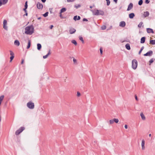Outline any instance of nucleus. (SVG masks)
Here are the masks:
<instances>
[{
    "mask_svg": "<svg viewBox=\"0 0 155 155\" xmlns=\"http://www.w3.org/2000/svg\"><path fill=\"white\" fill-rule=\"evenodd\" d=\"M137 66V61L136 59H134L132 61V68L134 70L136 69Z\"/></svg>",
    "mask_w": 155,
    "mask_h": 155,
    "instance_id": "7ed1b4c3",
    "label": "nucleus"
},
{
    "mask_svg": "<svg viewBox=\"0 0 155 155\" xmlns=\"http://www.w3.org/2000/svg\"><path fill=\"white\" fill-rule=\"evenodd\" d=\"M27 106L30 109H33L34 108V104L31 101L28 102L27 104Z\"/></svg>",
    "mask_w": 155,
    "mask_h": 155,
    "instance_id": "20e7f679",
    "label": "nucleus"
},
{
    "mask_svg": "<svg viewBox=\"0 0 155 155\" xmlns=\"http://www.w3.org/2000/svg\"><path fill=\"white\" fill-rule=\"evenodd\" d=\"M60 17H61V15H60Z\"/></svg>",
    "mask_w": 155,
    "mask_h": 155,
    "instance_id": "69168bd1",
    "label": "nucleus"
},
{
    "mask_svg": "<svg viewBox=\"0 0 155 155\" xmlns=\"http://www.w3.org/2000/svg\"><path fill=\"white\" fill-rule=\"evenodd\" d=\"M150 44L151 45H155V40H150Z\"/></svg>",
    "mask_w": 155,
    "mask_h": 155,
    "instance_id": "b1692460",
    "label": "nucleus"
},
{
    "mask_svg": "<svg viewBox=\"0 0 155 155\" xmlns=\"http://www.w3.org/2000/svg\"><path fill=\"white\" fill-rule=\"evenodd\" d=\"M100 51L101 54H102V52H103L102 48H100Z\"/></svg>",
    "mask_w": 155,
    "mask_h": 155,
    "instance_id": "49530a36",
    "label": "nucleus"
},
{
    "mask_svg": "<svg viewBox=\"0 0 155 155\" xmlns=\"http://www.w3.org/2000/svg\"><path fill=\"white\" fill-rule=\"evenodd\" d=\"M79 39L80 40H81L82 42V43H84V40H83V37L81 36H79Z\"/></svg>",
    "mask_w": 155,
    "mask_h": 155,
    "instance_id": "bb28decb",
    "label": "nucleus"
},
{
    "mask_svg": "<svg viewBox=\"0 0 155 155\" xmlns=\"http://www.w3.org/2000/svg\"><path fill=\"white\" fill-rule=\"evenodd\" d=\"M71 42L72 43L74 44L75 45H77V42L76 41L74 40H73L71 41Z\"/></svg>",
    "mask_w": 155,
    "mask_h": 155,
    "instance_id": "7c9ffc66",
    "label": "nucleus"
},
{
    "mask_svg": "<svg viewBox=\"0 0 155 155\" xmlns=\"http://www.w3.org/2000/svg\"><path fill=\"white\" fill-rule=\"evenodd\" d=\"M77 96L78 97H79L81 95V94L79 92H77Z\"/></svg>",
    "mask_w": 155,
    "mask_h": 155,
    "instance_id": "a18cd8bd",
    "label": "nucleus"
},
{
    "mask_svg": "<svg viewBox=\"0 0 155 155\" xmlns=\"http://www.w3.org/2000/svg\"><path fill=\"white\" fill-rule=\"evenodd\" d=\"M14 56H11L10 57V62H11L12 61V60L14 58Z\"/></svg>",
    "mask_w": 155,
    "mask_h": 155,
    "instance_id": "c03bdc74",
    "label": "nucleus"
},
{
    "mask_svg": "<svg viewBox=\"0 0 155 155\" xmlns=\"http://www.w3.org/2000/svg\"><path fill=\"white\" fill-rule=\"evenodd\" d=\"M83 21H88V20L86 18H84L83 19Z\"/></svg>",
    "mask_w": 155,
    "mask_h": 155,
    "instance_id": "8fccbe9b",
    "label": "nucleus"
},
{
    "mask_svg": "<svg viewBox=\"0 0 155 155\" xmlns=\"http://www.w3.org/2000/svg\"><path fill=\"white\" fill-rule=\"evenodd\" d=\"M14 44L15 45H16L17 46H18L19 45L20 43L18 41L16 40L15 41Z\"/></svg>",
    "mask_w": 155,
    "mask_h": 155,
    "instance_id": "a211bd4d",
    "label": "nucleus"
},
{
    "mask_svg": "<svg viewBox=\"0 0 155 155\" xmlns=\"http://www.w3.org/2000/svg\"><path fill=\"white\" fill-rule=\"evenodd\" d=\"M37 6V8L39 9H42L43 7L42 4L39 2H38Z\"/></svg>",
    "mask_w": 155,
    "mask_h": 155,
    "instance_id": "1a4fd4ad",
    "label": "nucleus"
},
{
    "mask_svg": "<svg viewBox=\"0 0 155 155\" xmlns=\"http://www.w3.org/2000/svg\"><path fill=\"white\" fill-rule=\"evenodd\" d=\"M41 1L43 2H46V0H41Z\"/></svg>",
    "mask_w": 155,
    "mask_h": 155,
    "instance_id": "4d7b16f0",
    "label": "nucleus"
},
{
    "mask_svg": "<svg viewBox=\"0 0 155 155\" xmlns=\"http://www.w3.org/2000/svg\"><path fill=\"white\" fill-rule=\"evenodd\" d=\"M34 28L33 25L27 26L25 28V33L27 34L31 35L34 32Z\"/></svg>",
    "mask_w": 155,
    "mask_h": 155,
    "instance_id": "f257e3e1",
    "label": "nucleus"
},
{
    "mask_svg": "<svg viewBox=\"0 0 155 155\" xmlns=\"http://www.w3.org/2000/svg\"><path fill=\"white\" fill-rule=\"evenodd\" d=\"M126 25L125 22L124 21H122L120 22L119 26L123 27H124Z\"/></svg>",
    "mask_w": 155,
    "mask_h": 155,
    "instance_id": "f8f14e48",
    "label": "nucleus"
},
{
    "mask_svg": "<svg viewBox=\"0 0 155 155\" xmlns=\"http://www.w3.org/2000/svg\"><path fill=\"white\" fill-rule=\"evenodd\" d=\"M66 8H63L61 9L60 13H61L62 12H65L66 11Z\"/></svg>",
    "mask_w": 155,
    "mask_h": 155,
    "instance_id": "393cba45",
    "label": "nucleus"
},
{
    "mask_svg": "<svg viewBox=\"0 0 155 155\" xmlns=\"http://www.w3.org/2000/svg\"><path fill=\"white\" fill-rule=\"evenodd\" d=\"M124 127L125 129H127V125H125L124 126Z\"/></svg>",
    "mask_w": 155,
    "mask_h": 155,
    "instance_id": "5fc2aeb1",
    "label": "nucleus"
},
{
    "mask_svg": "<svg viewBox=\"0 0 155 155\" xmlns=\"http://www.w3.org/2000/svg\"><path fill=\"white\" fill-rule=\"evenodd\" d=\"M4 95H2L0 97V102H1L4 99Z\"/></svg>",
    "mask_w": 155,
    "mask_h": 155,
    "instance_id": "c85d7f7f",
    "label": "nucleus"
},
{
    "mask_svg": "<svg viewBox=\"0 0 155 155\" xmlns=\"http://www.w3.org/2000/svg\"><path fill=\"white\" fill-rule=\"evenodd\" d=\"M114 1L116 3H117V0H114Z\"/></svg>",
    "mask_w": 155,
    "mask_h": 155,
    "instance_id": "13d9d810",
    "label": "nucleus"
},
{
    "mask_svg": "<svg viewBox=\"0 0 155 155\" xmlns=\"http://www.w3.org/2000/svg\"><path fill=\"white\" fill-rule=\"evenodd\" d=\"M133 7V4L132 3H130L128 6L127 10H130Z\"/></svg>",
    "mask_w": 155,
    "mask_h": 155,
    "instance_id": "ddd939ff",
    "label": "nucleus"
},
{
    "mask_svg": "<svg viewBox=\"0 0 155 155\" xmlns=\"http://www.w3.org/2000/svg\"><path fill=\"white\" fill-rule=\"evenodd\" d=\"M109 122H110V124H113L114 123V119H113V120H109Z\"/></svg>",
    "mask_w": 155,
    "mask_h": 155,
    "instance_id": "58836bf2",
    "label": "nucleus"
},
{
    "mask_svg": "<svg viewBox=\"0 0 155 155\" xmlns=\"http://www.w3.org/2000/svg\"><path fill=\"white\" fill-rule=\"evenodd\" d=\"M149 136L150 137L151 136V134H149Z\"/></svg>",
    "mask_w": 155,
    "mask_h": 155,
    "instance_id": "e2e57ef3",
    "label": "nucleus"
},
{
    "mask_svg": "<svg viewBox=\"0 0 155 155\" xmlns=\"http://www.w3.org/2000/svg\"><path fill=\"white\" fill-rule=\"evenodd\" d=\"M8 0H0V7L2 5H5L8 2Z\"/></svg>",
    "mask_w": 155,
    "mask_h": 155,
    "instance_id": "423d86ee",
    "label": "nucleus"
},
{
    "mask_svg": "<svg viewBox=\"0 0 155 155\" xmlns=\"http://www.w3.org/2000/svg\"><path fill=\"white\" fill-rule=\"evenodd\" d=\"M143 24V22H140L138 25V26L139 28H140L142 26V24Z\"/></svg>",
    "mask_w": 155,
    "mask_h": 155,
    "instance_id": "c9c22d12",
    "label": "nucleus"
},
{
    "mask_svg": "<svg viewBox=\"0 0 155 155\" xmlns=\"http://www.w3.org/2000/svg\"><path fill=\"white\" fill-rule=\"evenodd\" d=\"M24 59H22V61L21 63V64H23L24 63Z\"/></svg>",
    "mask_w": 155,
    "mask_h": 155,
    "instance_id": "603ef678",
    "label": "nucleus"
},
{
    "mask_svg": "<svg viewBox=\"0 0 155 155\" xmlns=\"http://www.w3.org/2000/svg\"><path fill=\"white\" fill-rule=\"evenodd\" d=\"M145 140L144 139H143L142 140V143H141V146H142V150H143L145 149Z\"/></svg>",
    "mask_w": 155,
    "mask_h": 155,
    "instance_id": "9d476101",
    "label": "nucleus"
},
{
    "mask_svg": "<svg viewBox=\"0 0 155 155\" xmlns=\"http://www.w3.org/2000/svg\"><path fill=\"white\" fill-rule=\"evenodd\" d=\"M125 47L126 49L128 50H130V45L128 44H127L125 45Z\"/></svg>",
    "mask_w": 155,
    "mask_h": 155,
    "instance_id": "412c9836",
    "label": "nucleus"
},
{
    "mask_svg": "<svg viewBox=\"0 0 155 155\" xmlns=\"http://www.w3.org/2000/svg\"><path fill=\"white\" fill-rule=\"evenodd\" d=\"M73 62L74 64H77V61L76 59L74 58H73Z\"/></svg>",
    "mask_w": 155,
    "mask_h": 155,
    "instance_id": "4c0bfd02",
    "label": "nucleus"
},
{
    "mask_svg": "<svg viewBox=\"0 0 155 155\" xmlns=\"http://www.w3.org/2000/svg\"><path fill=\"white\" fill-rule=\"evenodd\" d=\"M1 116H0V122H1Z\"/></svg>",
    "mask_w": 155,
    "mask_h": 155,
    "instance_id": "0e129e2a",
    "label": "nucleus"
},
{
    "mask_svg": "<svg viewBox=\"0 0 155 155\" xmlns=\"http://www.w3.org/2000/svg\"><path fill=\"white\" fill-rule=\"evenodd\" d=\"M41 17H39V18H38V20H40V19H41Z\"/></svg>",
    "mask_w": 155,
    "mask_h": 155,
    "instance_id": "680f3d73",
    "label": "nucleus"
},
{
    "mask_svg": "<svg viewBox=\"0 0 155 155\" xmlns=\"http://www.w3.org/2000/svg\"><path fill=\"white\" fill-rule=\"evenodd\" d=\"M101 29L103 30H105L106 28V27L105 25H103L101 27Z\"/></svg>",
    "mask_w": 155,
    "mask_h": 155,
    "instance_id": "f704fd0d",
    "label": "nucleus"
},
{
    "mask_svg": "<svg viewBox=\"0 0 155 155\" xmlns=\"http://www.w3.org/2000/svg\"><path fill=\"white\" fill-rule=\"evenodd\" d=\"M106 0L107 2V5L108 6L110 4V1L109 0Z\"/></svg>",
    "mask_w": 155,
    "mask_h": 155,
    "instance_id": "79ce46f5",
    "label": "nucleus"
},
{
    "mask_svg": "<svg viewBox=\"0 0 155 155\" xmlns=\"http://www.w3.org/2000/svg\"><path fill=\"white\" fill-rule=\"evenodd\" d=\"M135 99L137 100V101H138V99L137 98V96L136 95H135Z\"/></svg>",
    "mask_w": 155,
    "mask_h": 155,
    "instance_id": "3c124183",
    "label": "nucleus"
},
{
    "mask_svg": "<svg viewBox=\"0 0 155 155\" xmlns=\"http://www.w3.org/2000/svg\"><path fill=\"white\" fill-rule=\"evenodd\" d=\"M147 32L148 33H153L154 32L153 31V30L151 28H147Z\"/></svg>",
    "mask_w": 155,
    "mask_h": 155,
    "instance_id": "9b49d317",
    "label": "nucleus"
},
{
    "mask_svg": "<svg viewBox=\"0 0 155 155\" xmlns=\"http://www.w3.org/2000/svg\"><path fill=\"white\" fill-rule=\"evenodd\" d=\"M25 129V128L24 127H21L18 129L20 130V132L21 133L23 130Z\"/></svg>",
    "mask_w": 155,
    "mask_h": 155,
    "instance_id": "cd10ccee",
    "label": "nucleus"
},
{
    "mask_svg": "<svg viewBox=\"0 0 155 155\" xmlns=\"http://www.w3.org/2000/svg\"><path fill=\"white\" fill-rule=\"evenodd\" d=\"M3 28L7 30L8 29V27L7 26V20L5 19L4 20V21H3Z\"/></svg>",
    "mask_w": 155,
    "mask_h": 155,
    "instance_id": "39448f33",
    "label": "nucleus"
},
{
    "mask_svg": "<svg viewBox=\"0 0 155 155\" xmlns=\"http://www.w3.org/2000/svg\"><path fill=\"white\" fill-rule=\"evenodd\" d=\"M140 116L141 117V118L143 120H145V117L143 113H140Z\"/></svg>",
    "mask_w": 155,
    "mask_h": 155,
    "instance_id": "6ab92c4d",
    "label": "nucleus"
},
{
    "mask_svg": "<svg viewBox=\"0 0 155 155\" xmlns=\"http://www.w3.org/2000/svg\"><path fill=\"white\" fill-rule=\"evenodd\" d=\"M153 54V51L151 50H150L148 52H147L146 53L144 54V56H151Z\"/></svg>",
    "mask_w": 155,
    "mask_h": 155,
    "instance_id": "0eeeda50",
    "label": "nucleus"
},
{
    "mask_svg": "<svg viewBox=\"0 0 155 155\" xmlns=\"http://www.w3.org/2000/svg\"><path fill=\"white\" fill-rule=\"evenodd\" d=\"M25 15L26 16H27L28 15V13L27 12V11H26V12H25Z\"/></svg>",
    "mask_w": 155,
    "mask_h": 155,
    "instance_id": "bf43d9fd",
    "label": "nucleus"
},
{
    "mask_svg": "<svg viewBox=\"0 0 155 155\" xmlns=\"http://www.w3.org/2000/svg\"><path fill=\"white\" fill-rule=\"evenodd\" d=\"M81 18L80 16H77V15L75 16L74 17L73 19L74 20L76 21V20H79Z\"/></svg>",
    "mask_w": 155,
    "mask_h": 155,
    "instance_id": "4468645a",
    "label": "nucleus"
},
{
    "mask_svg": "<svg viewBox=\"0 0 155 155\" xmlns=\"http://www.w3.org/2000/svg\"><path fill=\"white\" fill-rule=\"evenodd\" d=\"M37 49L38 50H40L41 48V45L40 44H38L37 45Z\"/></svg>",
    "mask_w": 155,
    "mask_h": 155,
    "instance_id": "5701e85b",
    "label": "nucleus"
},
{
    "mask_svg": "<svg viewBox=\"0 0 155 155\" xmlns=\"http://www.w3.org/2000/svg\"><path fill=\"white\" fill-rule=\"evenodd\" d=\"M129 17L130 18H133L135 16L134 14V13H131L129 14Z\"/></svg>",
    "mask_w": 155,
    "mask_h": 155,
    "instance_id": "f3484780",
    "label": "nucleus"
},
{
    "mask_svg": "<svg viewBox=\"0 0 155 155\" xmlns=\"http://www.w3.org/2000/svg\"><path fill=\"white\" fill-rule=\"evenodd\" d=\"M74 0H67V1L68 2H74Z\"/></svg>",
    "mask_w": 155,
    "mask_h": 155,
    "instance_id": "09e8293b",
    "label": "nucleus"
},
{
    "mask_svg": "<svg viewBox=\"0 0 155 155\" xmlns=\"http://www.w3.org/2000/svg\"><path fill=\"white\" fill-rule=\"evenodd\" d=\"M154 59L153 58L151 59L149 61V65H150L151 63H152L154 61Z\"/></svg>",
    "mask_w": 155,
    "mask_h": 155,
    "instance_id": "c756f323",
    "label": "nucleus"
},
{
    "mask_svg": "<svg viewBox=\"0 0 155 155\" xmlns=\"http://www.w3.org/2000/svg\"><path fill=\"white\" fill-rule=\"evenodd\" d=\"M28 2L27 1L25 2V8H28V5H27Z\"/></svg>",
    "mask_w": 155,
    "mask_h": 155,
    "instance_id": "a19ab883",
    "label": "nucleus"
},
{
    "mask_svg": "<svg viewBox=\"0 0 155 155\" xmlns=\"http://www.w3.org/2000/svg\"><path fill=\"white\" fill-rule=\"evenodd\" d=\"M150 2V1L149 0H145V3L147 4H148Z\"/></svg>",
    "mask_w": 155,
    "mask_h": 155,
    "instance_id": "de8ad7c7",
    "label": "nucleus"
},
{
    "mask_svg": "<svg viewBox=\"0 0 155 155\" xmlns=\"http://www.w3.org/2000/svg\"><path fill=\"white\" fill-rule=\"evenodd\" d=\"M10 54L11 56H14V53L11 51H10Z\"/></svg>",
    "mask_w": 155,
    "mask_h": 155,
    "instance_id": "ea45409f",
    "label": "nucleus"
},
{
    "mask_svg": "<svg viewBox=\"0 0 155 155\" xmlns=\"http://www.w3.org/2000/svg\"><path fill=\"white\" fill-rule=\"evenodd\" d=\"M146 38L145 37H143L141 39L140 43H143L145 42Z\"/></svg>",
    "mask_w": 155,
    "mask_h": 155,
    "instance_id": "dca6fc26",
    "label": "nucleus"
},
{
    "mask_svg": "<svg viewBox=\"0 0 155 155\" xmlns=\"http://www.w3.org/2000/svg\"><path fill=\"white\" fill-rule=\"evenodd\" d=\"M149 15V12L147 11L144 13L143 15L145 17L148 16Z\"/></svg>",
    "mask_w": 155,
    "mask_h": 155,
    "instance_id": "2eb2a0df",
    "label": "nucleus"
},
{
    "mask_svg": "<svg viewBox=\"0 0 155 155\" xmlns=\"http://www.w3.org/2000/svg\"><path fill=\"white\" fill-rule=\"evenodd\" d=\"M76 31V30L75 29L73 28H70L69 32V33L70 34H73Z\"/></svg>",
    "mask_w": 155,
    "mask_h": 155,
    "instance_id": "6e6552de",
    "label": "nucleus"
},
{
    "mask_svg": "<svg viewBox=\"0 0 155 155\" xmlns=\"http://www.w3.org/2000/svg\"><path fill=\"white\" fill-rule=\"evenodd\" d=\"M53 25H51L50 27V28L51 29H52V28H53Z\"/></svg>",
    "mask_w": 155,
    "mask_h": 155,
    "instance_id": "6e6d98bb",
    "label": "nucleus"
},
{
    "mask_svg": "<svg viewBox=\"0 0 155 155\" xmlns=\"http://www.w3.org/2000/svg\"><path fill=\"white\" fill-rule=\"evenodd\" d=\"M51 53L50 52V50H49L48 53L46 55L44 56H43V58L44 59H45L47 58L48 57V55H49Z\"/></svg>",
    "mask_w": 155,
    "mask_h": 155,
    "instance_id": "aec40b11",
    "label": "nucleus"
},
{
    "mask_svg": "<svg viewBox=\"0 0 155 155\" xmlns=\"http://www.w3.org/2000/svg\"><path fill=\"white\" fill-rule=\"evenodd\" d=\"M27 9V8H24V9H23V10L24 11H25V12H26V9Z\"/></svg>",
    "mask_w": 155,
    "mask_h": 155,
    "instance_id": "864d4df0",
    "label": "nucleus"
},
{
    "mask_svg": "<svg viewBox=\"0 0 155 155\" xmlns=\"http://www.w3.org/2000/svg\"><path fill=\"white\" fill-rule=\"evenodd\" d=\"M74 7L77 8H79L81 7V5L79 4H78L77 5H75Z\"/></svg>",
    "mask_w": 155,
    "mask_h": 155,
    "instance_id": "37998d69",
    "label": "nucleus"
},
{
    "mask_svg": "<svg viewBox=\"0 0 155 155\" xmlns=\"http://www.w3.org/2000/svg\"><path fill=\"white\" fill-rule=\"evenodd\" d=\"M20 130H19V129L17 130L15 133V134L16 135H18L20 133H21V132H20Z\"/></svg>",
    "mask_w": 155,
    "mask_h": 155,
    "instance_id": "a878e982",
    "label": "nucleus"
},
{
    "mask_svg": "<svg viewBox=\"0 0 155 155\" xmlns=\"http://www.w3.org/2000/svg\"><path fill=\"white\" fill-rule=\"evenodd\" d=\"M93 8V7H92V6H90V8Z\"/></svg>",
    "mask_w": 155,
    "mask_h": 155,
    "instance_id": "052dcab7",
    "label": "nucleus"
},
{
    "mask_svg": "<svg viewBox=\"0 0 155 155\" xmlns=\"http://www.w3.org/2000/svg\"><path fill=\"white\" fill-rule=\"evenodd\" d=\"M93 14L94 15H104V12L103 11L101 10H99L97 9H96L94 11L91 10Z\"/></svg>",
    "mask_w": 155,
    "mask_h": 155,
    "instance_id": "f03ea898",
    "label": "nucleus"
},
{
    "mask_svg": "<svg viewBox=\"0 0 155 155\" xmlns=\"http://www.w3.org/2000/svg\"><path fill=\"white\" fill-rule=\"evenodd\" d=\"M143 2V1L142 0H140L138 2V4L139 5H141Z\"/></svg>",
    "mask_w": 155,
    "mask_h": 155,
    "instance_id": "473e14b6",
    "label": "nucleus"
},
{
    "mask_svg": "<svg viewBox=\"0 0 155 155\" xmlns=\"http://www.w3.org/2000/svg\"><path fill=\"white\" fill-rule=\"evenodd\" d=\"M144 48V46H142V47L141 48V49H140V51L139 52V54H141V52L142 51H143V49Z\"/></svg>",
    "mask_w": 155,
    "mask_h": 155,
    "instance_id": "2f4dec72",
    "label": "nucleus"
},
{
    "mask_svg": "<svg viewBox=\"0 0 155 155\" xmlns=\"http://www.w3.org/2000/svg\"><path fill=\"white\" fill-rule=\"evenodd\" d=\"M48 12H46L43 15V16L44 17H46L47 16H48Z\"/></svg>",
    "mask_w": 155,
    "mask_h": 155,
    "instance_id": "e433bc0d",
    "label": "nucleus"
},
{
    "mask_svg": "<svg viewBox=\"0 0 155 155\" xmlns=\"http://www.w3.org/2000/svg\"><path fill=\"white\" fill-rule=\"evenodd\" d=\"M31 46V41L29 40H28V45L27 47V49H29Z\"/></svg>",
    "mask_w": 155,
    "mask_h": 155,
    "instance_id": "4be33fe9",
    "label": "nucleus"
},
{
    "mask_svg": "<svg viewBox=\"0 0 155 155\" xmlns=\"http://www.w3.org/2000/svg\"><path fill=\"white\" fill-rule=\"evenodd\" d=\"M113 119L114 120V122H115L116 123H117L118 122L119 120L118 119L114 118Z\"/></svg>",
    "mask_w": 155,
    "mask_h": 155,
    "instance_id": "72a5a7b5",
    "label": "nucleus"
}]
</instances>
